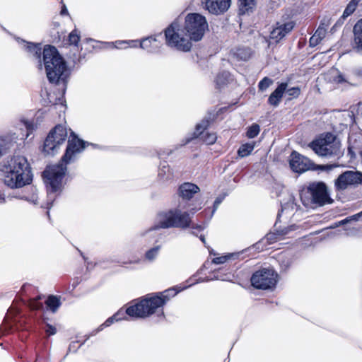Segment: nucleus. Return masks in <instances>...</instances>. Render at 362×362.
Returning a JSON list of instances; mask_svg holds the SVG:
<instances>
[{
    "label": "nucleus",
    "instance_id": "nucleus-22",
    "mask_svg": "<svg viewBox=\"0 0 362 362\" xmlns=\"http://www.w3.org/2000/svg\"><path fill=\"white\" fill-rule=\"evenodd\" d=\"M354 34L353 47L357 52H362V19L359 20L354 25Z\"/></svg>",
    "mask_w": 362,
    "mask_h": 362
},
{
    "label": "nucleus",
    "instance_id": "nucleus-40",
    "mask_svg": "<svg viewBox=\"0 0 362 362\" xmlns=\"http://www.w3.org/2000/svg\"><path fill=\"white\" fill-rule=\"evenodd\" d=\"M361 215H362V211L358 214L348 217L344 220L339 221L338 223H336L335 225L334 226H332V228H335V227H337V226H339L341 225H344V224L350 222L351 221H357L358 217L361 216Z\"/></svg>",
    "mask_w": 362,
    "mask_h": 362
},
{
    "label": "nucleus",
    "instance_id": "nucleus-18",
    "mask_svg": "<svg viewBox=\"0 0 362 362\" xmlns=\"http://www.w3.org/2000/svg\"><path fill=\"white\" fill-rule=\"evenodd\" d=\"M199 192V187L190 182L183 183L180 186L178 189L180 197H181L183 199L187 200L192 199L194 195Z\"/></svg>",
    "mask_w": 362,
    "mask_h": 362
},
{
    "label": "nucleus",
    "instance_id": "nucleus-11",
    "mask_svg": "<svg viewBox=\"0 0 362 362\" xmlns=\"http://www.w3.org/2000/svg\"><path fill=\"white\" fill-rule=\"evenodd\" d=\"M361 184H362V173L358 171L347 170L335 180L334 187L337 191L342 192Z\"/></svg>",
    "mask_w": 362,
    "mask_h": 362
},
{
    "label": "nucleus",
    "instance_id": "nucleus-1",
    "mask_svg": "<svg viewBox=\"0 0 362 362\" xmlns=\"http://www.w3.org/2000/svg\"><path fill=\"white\" fill-rule=\"evenodd\" d=\"M86 147V144L71 132L68 140L66 152L57 165H49L43 173L49 194L57 192L61 189L62 180L66 172V165L74 162Z\"/></svg>",
    "mask_w": 362,
    "mask_h": 362
},
{
    "label": "nucleus",
    "instance_id": "nucleus-20",
    "mask_svg": "<svg viewBox=\"0 0 362 362\" xmlns=\"http://www.w3.org/2000/svg\"><path fill=\"white\" fill-rule=\"evenodd\" d=\"M287 88L286 83H281L274 92L272 93L268 99V103L274 107L277 106Z\"/></svg>",
    "mask_w": 362,
    "mask_h": 362
},
{
    "label": "nucleus",
    "instance_id": "nucleus-4",
    "mask_svg": "<svg viewBox=\"0 0 362 362\" xmlns=\"http://www.w3.org/2000/svg\"><path fill=\"white\" fill-rule=\"evenodd\" d=\"M43 64L49 82H66L69 76V70L65 61L54 47L47 45L44 47Z\"/></svg>",
    "mask_w": 362,
    "mask_h": 362
},
{
    "label": "nucleus",
    "instance_id": "nucleus-51",
    "mask_svg": "<svg viewBox=\"0 0 362 362\" xmlns=\"http://www.w3.org/2000/svg\"><path fill=\"white\" fill-rule=\"evenodd\" d=\"M196 228H197L200 230L203 229V227L202 226H197Z\"/></svg>",
    "mask_w": 362,
    "mask_h": 362
},
{
    "label": "nucleus",
    "instance_id": "nucleus-2",
    "mask_svg": "<svg viewBox=\"0 0 362 362\" xmlns=\"http://www.w3.org/2000/svg\"><path fill=\"white\" fill-rule=\"evenodd\" d=\"M4 182L11 188H20L30 183L32 175L25 157L14 156L2 166Z\"/></svg>",
    "mask_w": 362,
    "mask_h": 362
},
{
    "label": "nucleus",
    "instance_id": "nucleus-43",
    "mask_svg": "<svg viewBox=\"0 0 362 362\" xmlns=\"http://www.w3.org/2000/svg\"><path fill=\"white\" fill-rule=\"evenodd\" d=\"M166 175V179L170 178L171 173L168 166L163 165V168L160 170L159 175L164 177Z\"/></svg>",
    "mask_w": 362,
    "mask_h": 362
},
{
    "label": "nucleus",
    "instance_id": "nucleus-47",
    "mask_svg": "<svg viewBox=\"0 0 362 362\" xmlns=\"http://www.w3.org/2000/svg\"><path fill=\"white\" fill-rule=\"evenodd\" d=\"M337 166V165H324L320 166V169L323 170H330Z\"/></svg>",
    "mask_w": 362,
    "mask_h": 362
},
{
    "label": "nucleus",
    "instance_id": "nucleus-45",
    "mask_svg": "<svg viewBox=\"0 0 362 362\" xmlns=\"http://www.w3.org/2000/svg\"><path fill=\"white\" fill-rule=\"evenodd\" d=\"M45 332L48 335H54L56 334L57 329L54 327L47 324Z\"/></svg>",
    "mask_w": 362,
    "mask_h": 362
},
{
    "label": "nucleus",
    "instance_id": "nucleus-16",
    "mask_svg": "<svg viewBox=\"0 0 362 362\" xmlns=\"http://www.w3.org/2000/svg\"><path fill=\"white\" fill-rule=\"evenodd\" d=\"M209 122L207 119L202 120L199 124H198L196 127V132L194 133L196 136H199L202 135V139L204 142H205L208 145L213 144L216 142L217 136L214 133H204V130H205L209 126Z\"/></svg>",
    "mask_w": 362,
    "mask_h": 362
},
{
    "label": "nucleus",
    "instance_id": "nucleus-46",
    "mask_svg": "<svg viewBox=\"0 0 362 362\" xmlns=\"http://www.w3.org/2000/svg\"><path fill=\"white\" fill-rule=\"evenodd\" d=\"M223 199L222 197H217L214 202V209L212 211V214L211 216L214 214V213L215 212V211L218 209L219 204L222 202L223 201Z\"/></svg>",
    "mask_w": 362,
    "mask_h": 362
},
{
    "label": "nucleus",
    "instance_id": "nucleus-30",
    "mask_svg": "<svg viewBox=\"0 0 362 362\" xmlns=\"http://www.w3.org/2000/svg\"><path fill=\"white\" fill-rule=\"evenodd\" d=\"M296 204L293 201L290 199L289 202L281 206V213H279L278 217H279L282 214H286V215H290L293 214V211L295 209Z\"/></svg>",
    "mask_w": 362,
    "mask_h": 362
},
{
    "label": "nucleus",
    "instance_id": "nucleus-54",
    "mask_svg": "<svg viewBox=\"0 0 362 362\" xmlns=\"http://www.w3.org/2000/svg\"><path fill=\"white\" fill-rule=\"evenodd\" d=\"M39 62H40V68H41V67H42V63H41V61L40 60V61H39Z\"/></svg>",
    "mask_w": 362,
    "mask_h": 362
},
{
    "label": "nucleus",
    "instance_id": "nucleus-48",
    "mask_svg": "<svg viewBox=\"0 0 362 362\" xmlns=\"http://www.w3.org/2000/svg\"><path fill=\"white\" fill-rule=\"evenodd\" d=\"M358 230L353 228L351 229L347 230V235H355L357 233Z\"/></svg>",
    "mask_w": 362,
    "mask_h": 362
},
{
    "label": "nucleus",
    "instance_id": "nucleus-9",
    "mask_svg": "<svg viewBox=\"0 0 362 362\" xmlns=\"http://www.w3.org/2000/svg\"><path fill=\"white\" fill-rule=\"evenodd\" d=\"M68 132L65 127L57 125L47 135L43 146V151L47 155L57 153L67 139Z\"/></svg>",
    "mask_w": 362,
    "mask_h": 362
},
{
    "label": "nucleus",
    "instance_id": "nucleus-7",
    "mask_svg": "<svg viewBox=\"0 0 362 362\" xmlns=\"http://www.w3.org/2000/svg\"><path fill=\"white\" fill-rule=\"evenodd\" d=\"M207 29L208 23L204 16L199 13H189L185 17V32L189 40H202Z\"/></svg>",
    "mask_w": 362,
    "mask_h": 362
},
{
    "label": "nucleus",
    "instance_id": "nucleus-19",
    "mask_svg": "<svg viewBox=\"0 0 362 362\" xmlns=\"http://www.w3.org/2000/svg\"><path fill=\"white\" fill-rule=\"evenodd\" d=\"M296 226L293 225L281 230H276V232H272L267 234L264 240L269 244H272L278 240L282 239L284 236L288 235L290 231L296 230Z\"/></svg>",
    "mask_w": 362,
    "mask_h": 362
},
{
    "label": "nucleus",
    "instance_id": "nucleus-42",
    "mask_svg": "<svg viewBox=\"0 0 362 362\" xmlns=\"http://www.w3.org/2000/svg\"><path fill=\"white\" fill-rule=\"evenodd\" d=\"M40 299V297H38L37 298L33 299L30 303V307L33 310H39L42 308L43 304L42 303L40 302L39 300Z\"/></svg>",
    "mask_w": 362,
    "mask_h": 362
},
{
    "label": "nucleus",
    "instance_id": "nucleus-25",
    "mask_svg": "<svg viewBox=\"0 0 362 362\" xmlns=\"http://www.w3.org/2000/svg\"><path fill=\"white\" fill-rule=\"evenodd\" d=\"M47 307L52 313H55L61 305L59 298L55 296H49L45 301Z\"/></svg>",
    "mask_w": 362,
    "mask_h": 362
},
{
    "label": "nucleus",
    "instance_id": "nucleus-23",
    "mask_svg": "<svg viewBox=\"0 0 362 362\" xmlns=\"http://www.w3.org/2000/svg\"><path fill=\"white\" fill-rule=\"evenodd\" d=\"M326 28L322 26H320L315 31L314 35L310 39V45L311 47H315L325 37Z\"/></svg>",
    "mask_w": 362,
    "mask_h": 362
},
{
    "label": "nucleus",
    "instance_id": "nucleus-32",
    "mask_svg": "<svg viewBox=\"0 0 362 362\" xmlns=\"http://www.w3.org/2000/svg\"><path fill=\"white\" fill-rule=\"evenodd\" d=\"M127 44L129 45V47H137L139 42L136 40H130V41H126V40H119L116 41L115 43H109L110 47H115V48H121V45Z\"/></svg>",
    "mask_w": 362,
    "mask_h": 362
},
{
    "label": "nucleus",
    "instance_id": "nucleus-29",
    "mask_svg": "<svg viewBox=\"0 0 362 362\" xmlns=\"http://www.w3.org/2000/svg\"><path fill=\"white\" fill-rule=\"evenodd\" d=\"M255 143H247L240 146L238 151V154L240 157H245L250 155L254 150Z\"/></svg>",
    "mask_w": 362,
    "mask_h": 362
},
{
    "label": "nucleus",
    "instance_id": "nucleus-50",
    "mask_svg": "<svg viewBox=\"0 0 362 362\" xmlns=\"http://www.w3.org/2000/svg\"><path fill=\"white\" fill-rule=\"evenodd\" d=\"M67 13H68V11H67L66 6H63V8H62V9L61 11V14L62 15H65V14H67Z\"/></svg>",
    "mask_w": 362,
    "mask_h": 362
},
{
    "label": "nucleus",
    "instance_id": "nucleus-6",
    "mask_svg": "<svg viewBox=\"0 0 362 362\" xmlns=\"http://www.w3.org/2000/svg\"><path fill=\"white\" fill-rule=\"evenodd\" d=\"M312 150L319 156L339 158L343 155L339 140L331 133H327L309 144Z\"/></svg>",
    "mask_w": 362,
    "mask_h": 362
},
{
    "label": "nucleus",
    "instance_id": "nucleus-8",
    "mask_svg": "<svg viewBox=\"0 0 362 362\" xmlns=\"http://www.w3.org/2000/svg\"><path fill=\"white\" fill-rule=\"evenodd\" d=\"M165 36L167 45L170 47L184 52L190 50L192 47L191 41L187 36L184 35V30L180 29L177 21L173 22L166 28Z\"/></svg>",
    "mask_w": 362,
    "mask_h": 362
},
{
    "label": "nucleus",
    "instance_id": "nucleus-33",
    "mask_svg": "<svg viewBox=\"0 0 362 362\" xmlns=\"http://www.w3.org/2000/svg\"><path fill=\"white\" fill-rule=\"evenodd\" d=\"M80 33L77 29L72 30L69 35V45L77 46L80 41Z\"/></svg>",
    "mask_w": 362,
    "mask_h": 362
},
{
    "label": "nucleus",
    "instance_id": "nucleus-38",
    "mask_svg": "<svg viewBox=\"0 0 362 362\" xmlns=\"http://www.w3.org/2000/svg\"><path fill=\"white\" fill-rule=\"evenodd\" d=\"M21 122L23 124L26 131V138L29 136V135L35 129L36 125L30 121H28L27 119H22Z\"/></svg>",
    "mask_w": 362,
    "mask_h": 362
},
{
    "label": "nucleus",
    "instance_id": "nucleus-49",
    "mask_svg": "<svg viewBox=\"0 0 362 362\" xmlns=\"http://www.w3.org/2000/svg\"><path fill=\"white\" fill-rule=\"evenodd\" d=\"M355 74L362 78V66L358 67L355 70Z\"/></svg>",
    "mask_w": 362,
    "mask_h": 362
},
{
    "label": "nucleus",
    "instance_id": "nucleus-14",
    "mask_svg": "<svg viewBox=\"0 0 362 362\" xmlns=\"http://www.w3.org/2000/svg\"><path fill=\"white\" fill-rule=\"evenodd\" d=\"M312 163L309 159L302 155L293 152L290 158V166L291 169L298 173H302L311 168Z\"/></svg>",
    "mask_w": 362,
    "mask_h": 362
},
{
    "label": "nucleus",
    "instance_id": "nucleus-13",
    "mask_svg": "<svg viewBox=\"0 0 362 362\" xmlns=\"http://www.w3.org/2000/svg\"><path fill=\"white\" fill-rule=\"evenodd\" d=\"M202 3L204 8L210 13L221 15L228 10L231 0H202Z\"/></svg>",
    "mask_w": 362,
    "mask_h": 362
},
{
    "label": "nucleus",
    "instance_id": "nucleus-12",
    "mask_svg": "<svg viewBox=\"0 0 362 362\" xmlns=\"http://www.w3.org/2000/svg\"><path fill=\"white\" fill-rule=\"evenodd\" d=\"M308 192L311 197V202L319 206L331 204L332 199L330 198L327 187L323 182H313L308 187Z\"/></svg>",
    "mask_w": 362,
    "mask_h": 362
},
{
    "label": "nucleus",
    "instance_id": "nucleus-27",
    "mask_svg": "<svg viewBox=\"0 0 362 362\" xmlns=\"http://www.w3.org/2000/svg\"><path fill=\"white\" fill-rule=\"evenodd\" d=\"M239 256V253H228L225 255L216 257L212 259V263L215 264H221L231 259H235Z\"/></svg>",
    "mask_w": 362,
    "mask_h": 362
},
{
    "label": "nucleus",
    "instance_id": "nucleus-41",
    "mask_svg": "<svg viewBox=\"0 0 362 362\" xmlns=\"http://www.w3.org/2000/svg\"><path fill=\"white\" fill-rule=\"evenodd\" d=\"M230 74L228 72H223L218 74L216 77V82L218 86H221L225 83L228 80Z\"/></svg>",
    "mask_w": 362,
    "mask_h": 362
},
{
    "label": "nucleus",
    "instance_id": "nucleus-55",
    "mask_svg": "<svg viewBox=\"0 0 362 362\" xmlns=\"http://www.w3.org/2000/svg\"><path fill=\"white\" fill-rule=\"evenodd\" d=\"M135 263H139V260H136L134 262Z\"/></svg>",
    "mask_w": 362,
    "mask_h": 362
},
{
    "label": "nucleus",
    "instance_id": "nucleus-31",
    "mask_svg": "<svg viewBox=\"0 0 362 362\" xmlns=\"http://www.w3.org/2000/svg\"><path fill=\"white\" fill-rule=\"evenodd\" d=\"M237 58L246 61L250 59L251 56V50L249 48H240L238 49L235 53Z\"/></svg>",
    "mask_w": 362,
    "mask_h": 362
},
{
    "label": "nucleus",
    "instance_id": "nucleus-10",
    "mask_svg": "<svg viewBox=\"0 0 362 362\" xmlns=\"http://www.w3.org/2000/svg\"><path fill=\"white\" fill-rule=\"evenodd\" d=\"M278 274L272 268H262L256 271L251 276L252 286L257 289H270L277 283Z\"/></svg>",
    "mask_w": 362,
    "mask_h": 362
},
{
    "label": "nucleus",
    "instance_id": "nucleus-5",
    "mask_svg": "<svg viewBox=\"0 0 362 362\" xmlns=\"http://www.w3.org/2000/svg\"><path fill=\"white\" fill-rule=\"evenodd\" d=\"M181 203L177 207L159 212L155 219L153 229L189 227L191 217L187 211L182 210Z\"/></svg>",
    "mask_w": 362,
    "mask_h": 362
},
{
    "label": "nucleus",
    "instance_id": "nucleus-52",
    "mask_svg": "<svg viewBox=\"0 0 362 362\" xmlns=\"http://www.w3.org/2000/svg\"><path fill=\"white\" fill-rule=\"evenodd\" d=\"M200 239L202 240V241L203 243H205V238H204V237L201 236V237H200Z\"/></svg>",
    "mask_w": 362,
    "mask_h": 362
},
{
    "label": "nucleus",
    "instance_id": "nucleus-17",
    "mask_svg": "<svg viewBox=\"0 0 362 362\" xmlns=\"http://www.w3.org/2000/svg\"><path fill=\"white\" fill-rule=\"evenodd\" d=\"M16 134L0 135V157L7 153L16 142Z\"/></svg>",
    "mask_w": 362,
    "mask_h": 362
},
{
    "label": "nucleus",
    "instance_id": "nucleus-34",
    "mask_svg": "<svg viewBox=\"0 0 362 362\" xmlns=\"http://www.w3.org/2000/svg\"><path fill=\"white\" fill-rule=\"evenodd\" d=\"M27 49L29 52L32 53L37 59H40L41 47L40 45L28 44L27 45Z\"/></svg>",
    "mask_w": 362,
    "mask_h": 362
},
{
    "label": "nucleus",
    "instance_id": "nucleus-35",
    "mask_svg": "<svg viewBox=\"0 0 362 362\" xmlns=\"http://www.w3.org/2000/svg\"><path fill=\"white\" fill-rule=\"evenodd\" d=\"M160 249V247L158 245L148 250L145 254L146 259L150 262L153 261L157 257Z\"/></svg>",
    "mask_w": 362,
    "mask_h": 362
},
{
    "label": "nucleus",
    "instance_id": "nucleus-28",
    "mask_svg": "<svg viewBox=\"0 0 362 362\" xmlns=\"http://www.w3.org/2000/svg\"><path fill=\"white\" fill-rule=\"evenodd\" d=\"M329 79L337 83H347L344 76L336 69H332L329 72Z\"/></svg>",
    "mask_w": 362,
    "mask_h": 362
},
{
    "label": "nucleus",
    "instance_id": "nucleus-26",
    "mask_svg": "<svg viewBox=\"0 0 362 362\" xmlns=\"http://www.w3.org/2000/svg\"><path fill=\"white\" fill-rule=\"evenodd\" d=\"M239 11L240 14L248 13L255 6V0H239Z\"/></svg>",
    "mask_w": 362,
    "mask_h": 362
},
{
    "label": "nucleus",
    "instance_id": "nucleus-36",
    "mask_svg": "<svg viewBox=\"0 0 362 362\" xmlns=\"http://www.w3.org/2000/svg\"><path fill=\"white\" fill-rule=\"evenodd\" d=\"M359 0H351L343 13V17L346 18L350 16L356 10L358 2Z\"/></svg>",
    "mask_w": 362,
    "mask_h": 362
},
{
    "label": "nucleus",
    "instance_id": "nucleus-44",
    "mask_svg": "<svg viewBox=\"0 0 362 362\" xmlns=\"http://www.w3.org/2000/svg\"><path fill=\"white\" fill-rule=\"evenodd\" d=\"M300 88L298 87L291 88L286 91L288 95L293 98H297L300 95Z\"/></svg>",
    "mask_w": 362,
    "mask_h": 362
},
{
    "label": "nucleus",
    "instance_id": "nucleus-53",
    "mask_svg": "<svg viewBox=\"0 0 362 362\" xmlns=\"http://www.w3.org/2000/svg\"><path fill=\"white\" fill-rule=\"evenodd\" d=\"M210 254H213L214 255H216V253L210 252Z\"/></svg>",
    "mask_w": 362,
    "mask_h": 362
},
{
    "label": "nucleus",
    "instance_id": "nucleus-3",
    "mask_svg": "<svg viewBox=\"0 0 362 362\" xmlns=\"http://www.w3.org/2000/svg\"><path fill=\"white\" fill-rule=\"evenodd\" d=\"M179 291L174 288H169L163 292L158 293L155 296H147L141 299L138 303L127 308L129 316L136 318L149 317L162 308L171 298L174 297Z\"/></svg>",
    "mask_w": 362,
    "mask_h": 362
},
{
    "label": "nucleus",
    "instance_id": "nucleus-21",
    "mask_svg": "<svg viewBox=\"0 0 362 362\" xmlns=\"http://www.w3.org/2000/svg\"><path fill=\"white\" fill-rule=\"evenodd\" d=\"M160 46V43L154 37L144 38L139 42V47L148 52H156Z\"/></svg>",
    "mask_w": 362,
    "mask_h": 362
},
{
    "label": "nucleus",
    "instance_id": "nucleus-39",
    "mask_svg": "<svg viewBox=\"0 0 362 362\" xmlns=\"http://www.w3.org/2000/svg\"><path fill=\"white\" fill-rule=\"evenodd\" d=\"M273 83V81L268 78L264 77L262 80H261L259 83V89L262 91L265 90L267 88L269 87Z\"/></svg>",
    "mask_w": 362,
    "mask_h": 362
},
{
    "label": "nucleus",
    "instance_id": "nucleus-15",
    "mask_svg": "<svg viewBox=\"0 0 362 362\" xmlns=\"http://www.w3.org/2000/svg\"><path fill=\"white\" fill-rule=\"evenodd\" d=\"M293 27L294 24L293 22H288L282 24L277 23L276 26L273 28L270 33V39L274 40V42L277 43L289 32H291Z\"/></svg>",
    "mask_w": 362,
    "mask_h": 362
},
{
    "label": "nucleus",
    "instance_id": "nucleus-37",
    "mask_svg": "<svg viewBox=\"0 0 362 362\" xmlns=\"http://www.w3.org/2000/svg\"><path fill=\"white\" fill-rule=\"evenodd\" d=\"M260 131V127L257 124H252L248 127L246 135L248 138L252 139L257 136Z\"/></svg>",
    "mask_w": 362,
    "mask_h": 362
},
{
    "label": "nucleus",
    "instance_id": "nucleus-24",
    "mask_svg": "<svg viewBox=\"0 0 362 362\" xmlns=\"http://www.w3.org/2000/svg\"><path fill=\"white\" fill-rule=\"evenodd\" d=\"M127 310H119L117 313H115L113 316L109 317L101 326L100 329H103V327H109L114 322H117L119 320H121L124 317L125 314L128 315L127 313Z\"/></svg>",
    "mask_w": 362,
    "mask_h": 362
}]
</instances>
